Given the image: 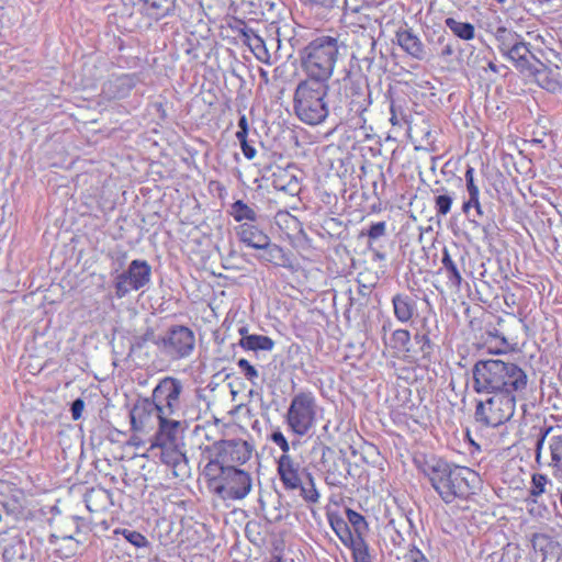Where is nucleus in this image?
<instances>
[{"label":"nucleus","instance_id":"30","mask_svg":"<svg viewBox=\"0 0 562 562\" xmlns=\"http://www.w3.org/2000/svg\"><path fill=\"white\" fill-rule=\"evenodd\" d=\"M441 263H442V269L445 270L447 279H448V284L451 288L459 290L461 286V283L463 281V278L458 268V265L451 258L449 250L447 248H443V250H442Z\"/></svg>","mask_w":562,"mask_h":562},{"label":"nucleus","instance_id":"57","mask_svg":"<svg viewBox=\"0 0 562 562\" xmlns=\"http://www.w3.org/2000/svg\"><path fill=\"white\" fill-rule=\"evenodd\" d=\"M240 143V147H241V151L244 154V156L248 159V160H251L255 158L256 154H257V150L256 148L248 142L247 137H243V138H237Z\"/></svg>","mask_w":562,"mask_h":562},{"label":"nucleus","instance_id":"52","mask_svg":"<svg viewBox=\"0 0 562 562\" xmlns=\"http://www.w3.org/2000/svg\"><path fill=\"white\" fill-rule=\"evenodd\" d=\"M270 439L282 450V454H289L290 446L281 430L277 429L272 431V434L270 435Z\"/></svg>","mask_w":562,"mask_h":562},{"label":"nucleus","instance_id":"13","mask_svg":"<svg viewBox=\"0 0 562 562\" xmlns=\"http://www.w3.org/2000/svg\"><path fill=\"white\" fill-rule=\"evenodd\" d=\"M503 360H479L472 368L473 390L479 394H502Z\"/></svg>","mask_w":562,"mask_h":562},{"label":"nucleus","instance_id":"19","mask_svg":"<svg viewBox=\"0 0 562 562\" xmlns=\"http://www.w3.org/2000/svg\"><path fill=\"white\" fill-rule=\"evenodd\" d=\"M396 44L412 58L424 60L427 56L426 46L412 27H400L395 32Z\"/></svg>","mask_w":562,"mask_h":562},{"label":"nucleus","instance_id":"28","mask_svg":"<svg viewBox=\"0 0 562 562\" xmlns=\"http://www.w3.org/2000/svg\"><path fill=\"white\" fill-rule=\"evenodd\" d=\"M229 465H226L224 461L220 459L217 453H215V458L210 460L203 469V474L207 480L209 487L215 493L216 485H220L222 480V472L227 470Z\"/></svg>","mask_w":562,"mask_h":562},{"label":"nucleus","instance_id":"45","mask_svg":"<svg viewBox=\"0 0 562 562\" xmlns=\"http://www.w3.org/2000/svg\"><path fill=\"white\" fill-rule=\"evenodd\" d=\"M386 235V223L375 222L371 223L369 227L364 231H361L360 236H367L369 239L368 245H372L374 241L380 239L381 237Z\"/></svg>","mask_w":562,"mask_h":562},{"label":"nucleus","instance_id":"54","mask_svg":"<svg viewBox=\"0 0 562 562\" xmlns=\"http://www.w3.org/2000/svg\"><path fill=\"white\" fill-rule=\"evenodd\" d=\"M175 445L176 443L168 437H165V435L159 429L151 439V448H160V450H164L167 447H171Z\"/></svg>","mask_w":562,"mask_h":562},{"label":"nucleus","instance_id":"62","mask_svg":"<svg viewBox=\"0 0 562 562\" xmlns=\"http://www.w3.org/2000/svg\"><path fill=\"white\" fill-rule=\"evenodd\" d=\"M368 248L370 251H372L374 260L384 261L386 259V255L383 251L373 248L372 245H368Z\"/></svg>","mask_w":562,"mask_h":562},{"label":"nucleus","instance_id":"22","mask_svg":"<svg viewBox=\"0 0 562 562\" xmlns=\"http://www.w3.org/2000/svg\"><path fill=\"white\" fill-rule=\"evenodd\" d=\"M236 232L241 243L255 249L266 247L270 239L255 223H243L236 228Z\"/></svg>","mask_w":562,"mask_h":562},{"label":"nucleus","instance_id":"4","mask_svg":"<svg viewBox=\"0 0 562 562\" xmlns=\"http://www.w3.org/2000/svg\"><path fill=\"white\" fill-rule=\"evenodd\" d=\"M327 82L301 80L293 95V111L304 124L315 126L329 119Z\"/></svg>","mask_w":562,"mask_h":562},{"label":"nucleus","instance_id":"31","mask_svg":"<svg viewBox=\"0 0 562 562\" xmlns=\"http://www.w3.org/2000/svg\"><path fill=\"white\" fill-rule=\"evenodd\" d=\"M435 193V210L438 216H446L450 211L454 200V193H451L445 187L432 190Z\"/></svg>","mask_w":562,"mask_h":562},{"label":"nucleus","instance_id":"5","mask_svg":"<svg viewBox=\"0 0 562 562\" xmlns=\"http://www.w3.org/2000/svg\"><path fill=\"white\" fill-rule=\"evenodd\" d=\"M495 46L502 57L509 61L521 75L532 69L538 56L531 49V44L512 27L497 26L492 31Z\"/></svg>","mask_w":562,"mask_h":562},{"label":"nucleus","instance_id":"24","mask_svg":"<svg viewBox=\"0 0 562 562\" xmlns=\"http://www.w3.org/2000/svg\"><path fill=\"white\" fill-rule=\"evenodd\" d=\"M271 183L276 190L283 191L291 195L300 192L301 187L297 178L289 170L278 167L271 176Z\"/></svg>","mask_w":562,"mask_h":562},{"label":"nucleus","instance_id":"15","mask_svg":"<svg viewBox=\"0 0 562 562\" xmlns=\"http://www.w3.org/2000/svg\"><path fill=\"white\" fill-rule=\"evenodd\" d=\"M502 394L515 395V400L522 398L528 387V375L518 364L505 362L502 364Z\"/></svg>","mask_w":562,"mask_h":562},{"label":"nucleus","instance_id":"42","mask_svg":"<svg viewBox=\"0 0 562 562\" xmlns=\"http://www.w3.org/2000/svg\"><path fill=\"white\" fill-rule=\"evenodd\" d=\"M411 341V333L407 329H396L392 333L389 342H385L390 348L396 350H404Z\"/></svg>","mask_w":562,"mask_h":562},{"label":"nucleus","instance_id":"37","mask_svg":"<svg viewBox=\"0 0 562 562\" xmlns=\"http://www.w3.org/2000/svg\"><path fill=\"white\" fill-rule=\"evenodd\" d=\"M351 552L353 562H372L369 546L364 538L356 537L352 543L347 544Z\"/></svg>","mask_w":562,"mask_h":562},{"label":"nucleus","instance_id":"35","mask_svg":"<svg viewBox=\"0 0 562 562\" xmlns=\"http://www.w3.org/2000/svg\"><path fill=\"white\" fill-rule=\"evenodd\" d=\"M229 214L236 222L255 223L258 218L257 212L241 200H237L231 205Z\"/></svg>","mask_w":562,"mask_h":562},{"label":"nucleus","instance_id":"55","mask_svg":"<svg viewBox=\"0 0 562 562\" xmlns=\"http://www.w3.org/2000/svg\"><path fill=\"white\" fill-rule=\"evenodd\" d=\"M405 562H429L425 554L416 547L412 546L404 555Z\"/></svg>","mask_w":562,"mask_h":562},{"label":"nucleus","instance_id":"47","mask_svg":"<svg viewBox=\"0 0 562 562\" xmlns=\"http://www.w3.org/2000/svg\"><path fill=\"white\" fill-rule=\"evenodd\" d=\"M236 23L237 25L232 26V29L237 33L243 44L248 47V45H251L252 38H256L259 35L254 29L247 26L244 21L237 20Z\"/></svg>","mask_w":562,"mask_h":562},{"label":"nucleus","instance_id":"63","mask_svg":"<svg viewBox=\"0 0 562 562\" xmlns=\"http://www.w3.org/2000/svg\"><path fill=\"white\" fill-rule=\"evenodd\" d=\"M316 4L323 5L325 8H333L338 0H310Z\"/></svg>","mask_w":562,"mask_h":562},{"label":"nucleus","instance_id":"48","mask_svg":"<svg viewBox=\"0 0 562 562\" xmlns=\"http://www.w3.org/2000/svg\"><path fill=\"white\" fill-rule=\"evenodd\" d=\"M237 366L240 370V373L245 376L247 381H249L252 385H257V381L259 379V372L258 370L247 360V359H239L237 361Z\"/></svg>","mask_w":562,"mask_h":562},{"label":"nucleus","instance_id":"10","mask_svg":"<svg viewBox=\"0 0 562 562\" xmlns=\"http://www.w3.org/2000/svg\"><path fill=\"white\" fill-rule=\"evenodd\" d=\"M544 443H547L550 452L548 467L551 474L562 483V428L552 426L539 428L535 443V460L539 465L541 464Z\"/></svg>","mask_w":562,"mask_h":562},{"label":"nucleus","instance_id":"51","mask_svg":"<svg viewBox=\"0 0 562 562\" xmlns=\"http://www.w3.org/2000/svg\"><path fill=\"white\" fill-rule=\"evenodd\" d=\"M160 340V336H156L153 328H147L146 331L135 338L133 347L137 349H142L147 342H153L157 346V342Z\"/></svg>","mask_w":562,"mask_h":562},{"label":"nucleus","instance_id":"20","mask_svg":"<svg viewBox=\"0 0 562 562\" xmlns=\"http://www.w3.org/2000/svg\"><path fill=\"white\" fill-rule=\"evenodd\" d=\"M154 414L157 416V406L150 396L137 398L130 411L132 430L144 431Z\"/></svg>","mask_w":562,"mask_h":562},{"label":"nucleus","instance_id":"49","mask_svg":"<svg viewBox=\"0 0 562 562\" xmlns=\"http://www.w3.org/2000/svg\"><path fill=\"white\" fill-rule=\"evenodd\" d=\"M121 533L131 544L136 548H146L149 544L147 538L136 530L123 529Z\"/></svg>","mask_w":562,"mask_h":562},{"label":"nucleus","instance_id":"6","mask_svg":"<svg viewBox=\"0 0 562 562\" xmlns=\"http://www.w3.org/2000/svg\"><path fill=\"white\" fill-rule=\"evenodd\" d=\"M317 401L313 392L296 393L285 414L289 428L297 436H306L314 427L317 416Z\"/></svg>","mask_w":562,"mask_h":562},{"label":"nucleus","instance_id":"39","mask_svg":"<svg viewBox=\"0 0 562 562\" xmlns=\"http://www.w3.org/2000/svg\"><path fill=\"white\" fill-rule=\"evenodd\" d=\"M160 461L175 469L187 463L186 456L176 448V445L160 451Z\"/></svg>","mask_w":562,"mask_h":562},{"label":"nucleus","instance_id":"41","mask_svg":"<svg viewBox=\"0 0 562 562\" xmlns=\"http://www.w3.org/2000/svg\"><path fill=\"white\" fill-rule=\"evenodd\" d=\"M313 453H319V469L325 472L327 470V467L331 464V462H335L336 459L340 456V453L336 452L333 448L318 443L313 447Z\"/></svg>","mask_w":562,"mask_h":562},{"label":"nucleus","instance_id":"53","mask_svg":"<svg viewBox=\"0 0 562 562\" xmlns=\"http://www.w3.org/2000/svg\"><path fill=\"white\" fill-rule=\"evenodd\" d=\"M175 445L176 443L168 437H165V435L159 429L151 439V448H160V450H164L167 447H171Z\"/></svg>","mask_w":562,"mask_h":562},{"label":"nucleus","instance_id":"61","mask_svg":"<svg viewBox=\"0 0 562 562\" xmlns=\"http://www.w3.org/2000/svg\"><path fill=\"white\" fill-rule=\"evenodd\" d=\"M416 333H425V335H431L432 328L429 325V321L427 317H423L420 321V327L417 329Z\"/></svg>","mask_w":562,"mask_h":562},{"label":"nucleus","instance_id":"58","mask_svg":"<svg viewBox=\"0 0 562 562\" xmlns=\"http://www.w3.org/2000/svg\"><path fill=\"white\" fill-rule=\"evenodd\" d=\"M83 408H85V401L80 397L76 398L71 403L70 412H71V416H72L74 420H78L81 417Z\"/></svg>","mask_w":562,"mask_h":562},{"label":"nucleus","instance_id":"23","mask_svg":"<svg viewBox=\"0 0 562 562\" xmlns=\"http://www.w3.org/2000/svg\"><path fill=\"white\" fill-rule=\"evenodd\" d=\"M472 207L475 210V214L472 218H470V222L473 223L476 227H482L483 233L488 235L494 227V220L488 218V216L483 211L480 196L476 198V200L468 199L464 201L462 204V212L467 215H470V210Z\"/></svg>","mask_w":562,"mask_h":562},{"label":"nucleus","instance_id":"14","mask_svg":"<svg viewBox=\"0 0 562 562\" xmlns=\"http://www.w3.org/2000/svg\"><path fill=\"white\" fill-rule=\"evenodd\" d=\"M212 449L226 465H235L251 458L254 445L239 438L224 439L214 442Z\"/></svg>","mask_w":562,"mask_h":562},{"label":"nucleus","instance_id":"27","mask_svg":"<svg viewBox=\"0 0 562 562\" xmlns=\"http://www.w3.org/2000/svg\"><path fill=\"white\" fill-rule=\"evenodd\" d=\"M324 473L326 474L325 481L328 485L341 486L349 473V462L345 456L340 454L335 462L327 467Z\"/></svg>","mask_w":562,"mask_h":562},{"label":"nucleus","instance_id":"12","mask_svg":"<svg viewBox=\"0 0 562 562\" xmlns=\"http://www.w3.org/2000/svg\"><path fill=\"white\" fill-rule=\"evenodd\" d=\"M222 482L216 485L215 495L224 501L244 499L251 491L252 479L249 472L229 465L222 472Z\"/></svg>","mask_w":562,"mask_h":562},{"label":"nucleus","instance_id":"11","mask_svg":"<svg viewBox=\"0 0 562 562\" xmlns=\"http://www.w3.org/2000/svg\"><path fill=\"white\" fill-rule=\"evenodd\" d=\"M151 278V267L143 259H134L127 269L117 273L113 279L114 293L117 299H123L132 291L145 288Z\"/></svg>","mask_w":562,"mask_h":562},{"label":"nucleus","instance_id":"1","mask_svg":"<svg viewBox=\"0 0 562 562\" xmlns=\"http://www.w3.org/2000/svg\"><path fill=\"white\" fill-rule=\"evenodd\" d=\"M327 89L330 122L335 126L363 128L367 124L364 114L371 105V93L364 79L346 69L341 78L327 82Z\"/></svg>","mask_w":562,"mask_h":562},{"label":"nucleus","instance_id":"60","mask_svg":"<svg viewBox=\"0 0 562 562\" xmlns=\"http://www.w3.org/2000/svg\"><path fill=\"white\" fill-rule=\"evenodd\" d=\"M362 42L370 47L369 55L364 57V59L372 61L374 59V52L376 42L370 35H361Z\"/></svg>","mask_w":562,"mask_h":562},{"label":"nucleus","instance_id":"40","mask_svg":"<svg viewBox=\"0 0 562 562\" xmlns=\"http://www.w3.org/2000/svg\"><path fill=\"white\" fill-rule=\"evenodd\" d=\"M306 479L307 482L301 483V486L297 488L300 490V496L310 504H315L319 501V493L315 486V481L313 475L310 472H306Z\"/></svg>","mask_w":562,"mask_h":562},{"label":"nucleus","instance_id":"29","mask_svg":"<svg viewBox=\"0 0 562 562\" xmlns=\"http://www.w3.org/2000/svg\"><path fill=\"white\" fill-rule=\"evenodd\" d=\"M238 345L245 350L271 351L274 347V341L268 336L252 334L241 337Z\"/></svg>","mask_w":562,"mask_h":562},{"label":"nucleus","instance_id":"36","mask_svg":"<svg viewBox=\"0 0 562 562\" xmlns=\"http://www.w3.org/2000/svg\"><path fill=\"white\" fill-rule=\"evenodd\" d=\"M346 517L350 529H353V536L363 538L364 535L369 531V525L366 518L351 508L346 509Z\"/></svg>","mask_w":562,"mask_h":562},{"label":"nucleus","instance_id":"56","mask_svg":"<svg viewBox=\"0 0 562 562\" xmlns=\"http://www.w3.org/2000/svg\"><path fill=\"white\" fill-rule=\"evenodd\" d=\"M228 2L231 8L247 7L251 13L261 5V0H228Z\"/></svg>","mask_w":562,"mask_h":562},{"label":"nucleus","instance_id":"59","mask_svg":"<svg viewBox=\"0 0 562 562\" xmlns=\"http://www.w3.org/2000/svg\"><path fill=\"white\" fill-rule=\"evenodd\" d=\"M249 132L248 121L245 114H240L238 120V131L236 132V138L247 137Z\"/></svg>","mask_w":562,"mask_h":562},{"label":"nucleus","instance_id":"21","mask_svg":"<svg viewBox=\"0 0 562 562\" xmlns=\"http://www.w3.org/2000/svg\"><path fill=\"white\" fill-rule=\"evenodd\" d=\"M392 306L395 318L403 324L411 322L417 313L416 297L404 292L393 295Z\"/></svg>","mask_w":562,"mask_h":562},{"label":"nucleus","instance_id":"25","mask_svg":"<svg viewBox=\"0 0 562 562\" xmlns=\"http://www.w3.org/2000/svg\"><path fill=\"white\" fill-rule=\"evenodd\" d=\"M260 250H263V254L258 256L260 261L272 263L277 267L292 268L293 263L290 254L281 246L272 244L270 239L268 240V245L260 248Z\"/></svg>","mask_w":562,"mask_h":562},{"label":"nucleus","instance_id":"18","mask_svg":"<svg viewBox=\"0 0 562 562\" xmlns=\"http://www.w3.org/2000/svg\"><path fill=\"white\" fill-rule=\"evenodd\" d=\"M137 83L135 74L112 75L102 85L101 94L106 100L126 98Z\"/></svg>","mask_w":562,"mask_h":562},{"label":"nucleus","instance_id":"26","mask_svg":"<svg viewBox=\"0 0 562 562\" xmlns=\"http://www.w3.org/2000/svg\"><path fill=\"white\" fill-rule=\"evenodd\" d=\"M85 503L89 512H102L113 505L112 494L103 487H92L85 494Z\"/></svg>","mask_w":562,"mask_h":562},{"label":"nucleus","instance_id":"7","mask_svg":"<svg viewBox=\"0 0 562 562\" xmlns=\"http://www.w3.org/2000/svg\"><path fill=\"white\" fill-rule=\"evenodd\" d=\"M184 382L172 375L159 379L150 397L157 406V415L181 416L184 406Z\"/></svg>","mask_w":562,"mask_h":562},{"label":"nucleus","instance_id":"38","mask_svg":"<svg viewBox=\"0 0 562 562\" xmlns=\"http://www.w3.org/2000/svg\"><path fill=\"white\" fill-rule=\"evenodd\" d=\"M177 416H162L157 415L158 419V429L165 435V437H168L171 439L175 443L177 440V434L180 427V422L176 419Z\"/></svg>","mask_w":562,"mask_h":562},{"label":"nucleus","instance_id":"33","mask_svg":"<svg viewBox=\"0 0 562 562\" xmlns=\"http://www.w3.org/2000/svg\"><path fill=\"white\" fill-rule=\"evenodd\" d=\"M445 24L460 40L471 41L475 36V27L470 22H460L454 18H447Z\"/></svg>","mask_w":562,"mask_h":562},{"label":"nucleus","instance_id":"64","mask_svg":"<svg viewBox=\"0 0 562 562\" xmlns=\"http://www.w3.org/2000/svg\"><path fill=\"white\" fill-rule=\"evenodd\" d=\"M453 53H454V48H453L452 44L448 43L443 46V48L440 53V56L448 57V56H451Z\"/></svg>","mask_w":562,"mask_h":562},{"label":"nucleus","instance_id":"9","mask_svg":"<svg viewBox=\"0 0 562 562\" xmlns=\"http://www.w3.org/2000/svg\"><path fill=\"white\" fill-rule=\"evenodd\" d=\"M158 349L171 360L189 358L195 348V335L184 325H172L160 336Z\"/></svg>","mask_w":562,"mask_h":562},{"label":"nucleus","instance_id":"50","mask_svg":"<svg viewBox=\"0 0 562 562\" xmlns=\"http://www.w3.org/2000/svg\"><path fill=\"white\" fill-rule=\"evenodd\" d=\"M474 168L471 166H468L464 178H465V187L469 194V199H475L480 196V190L479 187L474 182Z\"/></svg>","mask_w":562,"mask_h":562},{"label":"nucleus","instance_id":"3","mask_svg":"<svg viewBox=\"0 0 562 562\" xmlns=\"http://www.w3.org/2000/svg\"><path fill=\"white\" fill-rule=\"evenodd\" d=\"M348 55L346 37L341 34L319 35L299 50L302 70L307 79L328 82L336 64Z\"/></svg>","mask_w":562,"mask_h":562},{"label":"nucleus","instance_id":"16","mask_svg":"<svg viewBox=\"0 0 562 562\" xmlns=\"http://www.w3.org/2000/svg\"><path fill=\"white\" fill-rule=\"evenodd\" d=\"M524 76L532 77L535 82L542 89L551 93L562 92V76L560 69L547 67L539 57L532 64V69L526 71Z\"/></svg>","mask_w":562,"mask_h":562},{"label":"nucleus","instance_id":"2","mask_svg":"<svg viewBox=\"0 0 562 562\" xmlns=\"http://www.w3.org/2000/svg\"><path fill=\"white\" fill-rule=\"evenodd\" d=\"M414 462L446 504H451L456 499H467L479 480L477 473L470 468L436 456H419Z\"/></svg>","mask_w":562,"mask_h":562},{"label":"nucleus","instance_id":"34","mask_svg":"<svg viewBox=\"0 0 562 562\" xmlns=\"http://www.w3.org/2000/svg\"><path fill=\"white\" fill-rule=\"evenodd\" d=\"M328 520L336 536L345 546L352 543V540H355L356 537L353 536L346 519L333 515L328 517Z\"/></svg>","mask_w":562,"mask_h":562},{"label":"nucleus","instance_id":"43","mask_svg":"<svg viewBox=\"0 0 562 562\" xmlns=\"http://www.w3.org/2000/svg\"><path fill=\"white\" fill-rule=\"evenodd\" d=\"M414 340L416 345H418V351L422 353V358L425 360H430L435 347L430 339V335H425V333H416Z\"/></svg>","mask_w":562,"mask_h":562},{"label":"nucleus","instance_id":"8","mask_svg":"<svg viewBox=\"0 0 562 562\" xmlns=\"http://www.w3.org/2000/svg\"><path fill=\"white\" fill-rule=\"evenodd\" d=\"M515 408V395L495 394L476 402L474 419L481 427L496 428L512 419Z\"/></svg>","mask_w":562,"mask_h":562},{"label":"nucleus","instance_id":"46","mask_svg":"<svg viewBox=\"0 0 562 562\" xmlns=\"http://www.w3.org/2000/svg\"><path fill=\"white\" fill-rule=\"evenodd\" d=\"M248 48L252 52L258 60L270 64V54L261 36L252 38L251 45H248Z\"/></svg>","mask_w":562,"mask_h":562},{"label":"nucleus","instance_id":"17","mask_svg":"<svg viewBox=\"0 0 562 562\" xmlns=\"http://www.w3.org/2000/svg\"><path fill=\"white\" fill-rule=\"evenodd\" d=\"M278 475L284 490L295 491L301 486L303 477H306L305 468H301L290 454H282L278 460Z\"/></svg>","mask_w":562,"mask_h":562},{"label":"nucleus","instance_id":"32","mask_svg":"<svg viewBox=\"0 0 562 562\" xmlns=\"http://www.w3.org/2000/svg\"><path fill=\"white\" fill-rule=\"evenodd\" d=\"M146 14L155 20L167 16L173 9L175 0H144Z\"/></svg>","mask_w":562,"mask_h":562},{"label":"nucleus","instance_id":"44","mask_svg":"<svg viewBox=\"0 0 562 562\" xmlns=\"http://www.w3.org/2000/svg\"><path fill=\"white\" fill-rule=\"evenodd\" d=\"M548 483H550V481L546 474L536 473L532 475L529 494L533 502H537L538 497L546 493V486Z\"/></svg>","mask_w":562,"mask_h":562}]
</instances>
